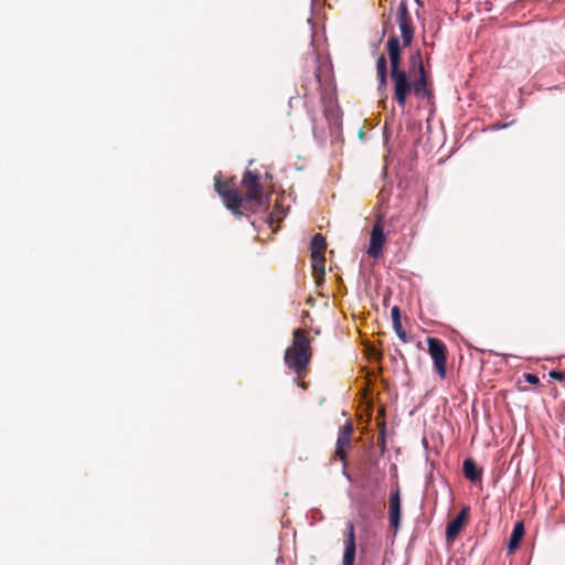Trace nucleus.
<instances>
[{
  "label": "nucleus",
  "mask_w": 565,
  "mask_h": 565,
  "mask_svg": "<svg viewBox=\"0 0 565 565\" xmlns=\"http://www.w3.org/2000/svg\"><path fill=\"white\" fill-rule=\"evenodd\" d=\"M390 58V77L393 83V95L397 105L405 108L407 96L413 92L416 96L430 99L433 90L429 87L428 75L425 71L420 52L417 51L411 56V64L417 66V75L412 82L405 70L401 68L402 50L397 36H390L386 42Z\"/></svg>",
  "instance_id": "obj_1"
},
{
  "label": "nucleus",
  "mask_w": 565,
  "mask_h": 565,
  "mask_svg": "<svg viewBox=\"0 0 565 565\" xmlns=\"http://www.w3.org/2000/svg\"><path fill=\"white\" fill-rule=\"evenodd\" d=\"M312 358L310 338L302 329H295L292 343L285 352V363L291 369L298 379H305L308 374V365Z\"/></svg>",
  "instance_id": "obj_2"
},
{
  "label": "nucleus",
  "mask_w": 565,
  "mask_h": 565,
  "mask_svg": "<svg viewBox=\"0 0 565 565\" xmlns=\"http://www.w3.org/2000/svg\"><path fill=\"white\" fill-rule=\"evenodd\" d=\"M214 188L217 194L222 198L224 205L237 217L243 215L241 207L243 206L244 198L235 189L231 181H222L218 175L214 177Z\"/></svg>",
  "instance_id": "obj_3"
},
{
  "label": "nucleus",
  "mask_w": 565,
  "mask_h": 565,
  "mask_svg": "<svg viewBox=\"0 0 565 565\" xmlns=\"http://www.w3.org/2000/svg\"><path fill=\"white\" fill-rule=\"evenodd\" d=\"M241 184L245 191L244 201L247 204L260 206L263 204V184L259 172L246 170Z\"/></svg>",
  "instance_id": "obj_4"
},
{
  "label": "nucleus",
  "mask_w": 565,
  "mask_h": 565,
  "mask_svg": "<svg viewBox=\"0 0 565 565\" xmlns=\"http://www.w3.org/2000/svg\"><path fill=\"white\" fill-rule=\"evenodd\" d=\"M426 342L435 371L441 380H445L447 377V348L438 338L428 337Z\"/></svg>",
  "instance_id": "obj_5"
},
{
  "label": "nucleus",
  "mask_w": 565,
  "mask_h": 565,
  "mask_svg": "<svg viewBox=\"0 0 565 565\" xmlns=\"http://www.w3.org/2000/svg\"><path fill=\"white\" fill-rule=\"evenodd\" d=\"M354 428L352 422H347L339 430V435L335 444V452L334 458L342 461L343 467L342 471L347 475V461H348V452L351 449V439L353 435Z\"/></svg>",
  "instance_id": "obj_6"
},
{
  "label": "nucleus",
  "mask_w": 565,
  "mask_h": 565,
  "mask_svg": "<svg viewBox=\"0 0 565 565\" xmlns=\"http://www.w3.org/2000/svg\"><path fill=\"white\" fill-rule=\"evenodd\" d=\"M397 23L402 33L403 46H408L414 36L412 19L405 3H401L397 10Z\"/></svg>",
  "instance_id": "obj_7"
},
{
  "label": "nucleus",
  "mask_w": 565,
  "mask_h": 565,
  "mask_svg": "<svg viewBox=\"0 0 565 565\" xmlns=\"http://www.w3.org/2000/svg\"><path fill=\"white\" fill-rule=\"evenodd\" d=\"M319 86H320V65H319L318 57H316L312 61L311 68L306 71L302 76V81H301V89L303 92L302 96L305 98H307Z\"/></svg>",
  "instance_id": "obj_8"
},
{
  "label": "nucleus",
  "mask_w": 565,
  "mask_h": 565,
  "mask_svg": "<svg viewBox=\"0 0 565 565\" xmlns=\"http://www.w3.org/2000/svg\"><path fill=\"white\" fill-rule=\"evenodd\" d=\"M385 244L384 226L381 218H377L372 227L370 246L367 254L373 258H379L383 253Z\"/></svg>",
  "instance_id": "obj_9"
},
{
  "label": "nucleus",
  "mask_w": 565,
  "mask_h": 565,
  "mask_svg": "<svg viewBox=\"0 0 565 565\" xmlns=\"http://www.w3.org/2000/svg\"><path fill=\"white\" fill-rule=\"evenodd\" d=\"M469 512V507H463L457 516L447 524L446 539L448 542L455 541L460 534L468 522Z\"/></svg>",
  "instance_id": "obj_10"
},
{
  "label": "nucleus",
  "mask_w": 565,
  "mask_h": 565,
  "mask_svg": "<svg viewBox=\"0 0 565 565\" xmlns=\"http://www.w3.org/2000/svg\"><path fill=\"white\" fill-rule=\"evenodd\" d=\"M388 516L390 526L394 529V531H397L401 523V493L398 487L390 494Z\"/></svg>",
  "instance_id": "obj_11"
},
{
  "label": "nucleus",
  "mask_w": 565,
  "mask_h": 565,
  "mask_svg": "<svg viewBox=\"0 0 565 565\" xmlns=\"http://www.w3.org/2000/svg\"><path fill=\"white\" fill-rule=\"evenodd\" d=\"M347 537L344 540V553L342 565H354L355 561V534H354V524L349 522L347 525Z\"/></svg>",
  "instance_id": "obj_12"
},
{
  "label": "nucleus",
  "mask_w": 565,
  "mask_h": 565,
  "mask_svg": "<svg viewBox=\"0 0 565 565\" xmlns=\"http://www.w3.org/2000/svg\"><path fill=\"white\" fill-rule=\"evenodd\" d=\"M376 75L379 79L377 90L380 96H386L387 86V61L384 55H381L376 61Z\"/></svg>",
  "instance_id": "obj_13"
},
{
  "label": "nucleus",
  "mask_w": 565,
  "mask_h": 565,
  "mask_svg": "<svg viewBox=\"0 0 565 565\" xmlns=\"http://www.w3.org/2000/svg\"><path fill=\"white\" fill-rule=\"evenodd\" d=\"M462 471L466 479L473 483L480 482L482 480V469L472 458L465 459Z\"/></svg>",
  "instance_id": "obj_14"
},
{
  "label": "nucleus",
  "mask_w": 565,
  "mask_h": 565,
  "mask_svg": "<svg viewBox=\"0 0 565 565\" xmlns=\"http://www.w3.org/2000/svg\"><path fill=\"white\" fill-rule=\"evenodd\" d=\"M523 536H524V525L522 522H516L514 524L513 531L509 539V545H508L509 554H513L515 552V550L520 546Z\"/></svg>",
  "instance_id": "obj_15"
},
{
  "label": "nucleus",
  "mask_w": 565,
  "mask_h": 565,
  "mask_svg": "<svg viewBox=\"0 0 565 565\" xmlns=\"http://www.w3.org/2000/svg\"><path fill=\"white\" fill-rule=\"evenodd\" d=\"M326 248L327 241L324 236L320 233L313 235L310 243L311 256H324Z\"/></svg>",
  "instance_id": "obj_16"
},
{
  "label": "nucleus",
  "mask_w": 565,
  "mask_h": 565,
  "mask_svg": "<svg viewBox=\"0 0 565 565\" xmlns=\"http://www.w3.org/2000/svg\"><path fill=\"white\" fill-rule=\"evenodd\" d=\"M391 315H392L393 328H394L396 334L398 335V338L403 342H407V335H406V332L403 329L402 322H401V311H399V308L397 306H394L392 308Z\"/></svg>",
  "instance_id": "obj_17"
},
{
  "label": "nucleus",
  "mask_w": 565,
  "mask_h": 565,
  "mask_svg": "<svg viewBox=\"0 0 565 565\" xmlns=\"http://www.w3.org/2000/svg\"><path fill=\"white\" fill-rule=\"evenodd\" d=\"M311 265H312V273L313 276L319 282V280H322L326 274L324 265H326V257L324 256H311Z\"/></svg>",
  "instance_id": "obj_18"
},
{
  "label": "nucleus",
  "mask_w": 565,
  "mask_h": 565,
  "mask_svg": "<svg viewBox=\"0 0 565 565\" xmlns=\"http://www.w3.org/2000/svg\"><path fill=\"white\" fill-rule=\"evenodd\" d=\"M550 376L559 382H563L565 380V373L562 371L553 370L550 372Z\"/></svg>",
  "instance_id": "obj_19"
},
{
  "label": "nucleus",
  "mask_w": 565,
  "mask_h": 565,
  "mask_svg": "<svg viewBox=\"0 0 565 565\" xmlns=\"http://www.w3.org/2000/svg\"><path fill=\"white\" fill-rule=\"evenodd\" d=\"M525 381L530 384H539L540 383V379L535 374H532V373L525 374Z\"/></svg>",
  "instance_id": "obj_20"
},
{
  "label": "nucleus",
  "mask_w": 565,
  "mask_h": 565,
  "mask_svg": "<svg viewBox=\"0 0 565 565\" xmlns=\"http://www.w3.org/2000/svg\"><path fill=\"white\" fill-rule=\"evenodd\" d=\"M379 444H380V445H381V447H382V451H384V450H385V431H384V430H382V431L380 433V436H379Z\"/></svg>",
  "instance_id": "obj_21"
},
{
  "label": "nucleus",
  "mask_w": 565,
  "mask_h": 565,
  "mask_svg": "<svg viewBox=\"0 0 565 565\" xmlns=\"http://www.w3.org/2000/svg\"><path fill=\"white\" fill-rule=\"evenodd\" d=\"M297 383L298 385L303 388V390H307L308 388V383L303 381V379H298L297 377Z\"/></svg>",
  "instance_id": "obj_22"
}]
</instances>
